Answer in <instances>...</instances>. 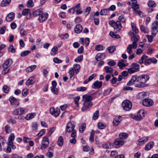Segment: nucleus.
<instances>
[{
	"mask_svg": "<svg viewBox=\"0 0 158 158\" xmlns=\"http://www.w3.org/2000/svg\"><path fill=\"white\" fill-rule=\"evenodd\" d=\"M104 69L106 73H111L114 70L113 68L109 66L105 67Z\"/></svg>",
	"mask_w": 158,
	"mask_h": 158,
	"instance_id": "nucleus-32",
	"label": "nucleus"
},
{
	"mask_svg": "<svg viewBox=\"0 0 158 158\" xmlns=\"http://www.w3.org/2000/svg\"><path fill=\"white\" fill-rule=\"evenodd\" d=\"M48 14L47 13H43L41 14L39 18V20L40 23H42L48 17Z\"/></svg>",
	"mask_w": 158,
	"mask_h": 158,
	"instance_id": "nucleus-14",
	"label": "nucleus"
},
{
	"mask_svg": "<svg viewBox=\"0 0 158 158\" xmlns=\"http://www.w3.org/2000/svg\"><path fill=\"white\" fill-rule=\"evenodd\" d=\"M83 58V56L82 55H81L75 59L74 61L76 62H79L82 60Z\"/></svg>",
	"mask_w": 158,
	"mask_h": 158,
	"instance_id": "nucleus-57",
	"label": "nucleus"
},
{
	"mask_svg": "<svg viewBox=\"0 0 158 158\" xmlns=\"http://www.w3.org/2000/svg\"><path fill=\"white\" fill-rule=\"evenodd\" d=\"M122 120V117L121 116L115 117L113 122V125L115 126L118 125Z\"/></svg>",
	"mask_w": 158,
	"mask_h": 158,
	"instance_id": "nucleus-24",
	"label": "nucleus"
},
{
	"mask_svg": "<svg viewBox=\"0 0 158 158\" xmlns=\"http://www.w3.org/2000/svg\"><path fill=\"white\" fill-rule=\"evenodd\" d=\"M102 54H98L95 57V59L97 61H100L101 59L102 58Z\"/></svg>",
	"mask_w": 158,
	"mask_h": 158,
	"instance_id": "nucleus-58",
	"label": "nucleus"
},
{
	"mask_svg": "<svg viewBox=\"0 0 158 158\" xmlns=\"http://www.w3.org/2000/svg\"><path fill=\"white\" fill-rule=\"evenodd\" d=\"M137 82L139 83L135 84L136 87L143 88L148 85V84H145L149 78V77L148 75H142L139 76H137Z\"/></svg>",
	"mask_w": 158,
	"mask_h": 158,
	"instance_id": "nucleus-2",
	"label": "nucleus"
},
{
	"mask_svg": "<svg viewBox=\"0 0 158 158\" xmlns=\"http://www.w3.org/2000/svg\"><path fill=\"white\" fill-rule=\"evenodd\" d=\"M144 116V111L143 110H140L138 112L137 115L132 114L130 115L131 118L134 119L137 121L141 120Z\"/></svg>",
	"mask_w": 158,
	"mask_h": 158,
	"instance_id": "nucleus-4",
	"label": "nucleus"
},
{
	"mask_svg": "<svg viewBox=\"0 0 158 158\" xmlns=\"http://www.w3.org/2000/svg\"><path fill=\"white\" fill-rule=\"evenodd\" d=\"M128 64L126 63V60H122L120 61L118 64V66L120 69L128 65Z\"/></svg>",
	"mask_w": 158,
	"mask_h": 158,
	"instance_id": "nucleus-20",
	"label": "nucleus"
},
{
	"mask_svg": "<svg viewBox=\"0 0 158 158\" xmlns=\"http://www.w3.org/2000/svg\"><path fill=\"white\" fill-rule=\"evenodd\" d=\"M13 63V61L11 59L9 58L6 60V62L3 64L2 66L5 67H8L10 66Z\"/></svg>",
	"mask_w": 158,
	"mask_h": 158,
	"instance_id": "nucleus-25",
	"label": "nucleus"
},
{
	"mask_svg": "<svg viewBox=\"0 0 158 158\" xmlns=\"http://www.w3.org/2000/svg\"><path fill=\"white\" fill-rule=\"evenodd\" d=\"M131 41L133 42L132 44L133 48L135 49L137 48V43L138 41L137 38L136 37L135 35L134 36H131Z\"/></svg>",
	"mask_w": 158,
	"mask_h": 158,
	"instance_id": "nucleus-18",
	"label": "nucleus"
},
{
	"mask_svg": "<svg viewBox=\"0 0 158 158\" xmlns=\"http://www.w3.org/2000/svg\"><path fill=\"white\" fill-rule=\"evenodd\" d=\"M148 137H144L139 139L137 141V143L139 145L144 144L148 140Z\"/></svg>",
	"mask_w": 158,
	"mask_h": 158,
	"instance_id": "nucleus-16",
	"label": "nucleus"
},
{
	"mask_svg": "<svg viewBox=\"0 0 158 158\" xmlns=\"http://www.w3.org/2000/svg\"><path fill=\"white\" fill-rule=\"evenodd\" d=\"M148 5L149 7H155L156 6V3L153 1H149Z\"/></svg>",
	"mask_w": 158,
	"mask_h": 158,
	"instance_id": "nucleus-44",
	"label": "nucleus"
},
{
	"mask_svg": "<svg viewBox=\"0 0 158 158\" xmlns=\"http://www.w3.org/2000/svg\"><path fill=\"white\" fill-rule=\"evenodd\" d=\"M137 75H135L133 76L130 80L127 82V85H133L135 81L137 82Z\"/></svg>",
	"mask_w": 158,
	"mask_h": 158,
	"instance_id": "nucleus-23",
	"label": "nucleus"
},
{
	"mask_svg": "<svg viewBox=\"0 0 158 158\" xmlns=\"http://www.w3.org/2000/svg\"><path fill=\"white\" fill-rule=\"evenodd\" d=\"M27 7H32L34 6L33 0H29L27 3Z\"/></svg>",
	"mask_w": 158,
	"mask_h": 158,
	"instance_id": "nucleus-51",
	"label": "nucleus"
},
{
	"mask_svg": "<svg viewBox=\"0 0 158 158\" xmlns=\"http://www.w3.org/2000/svg\"><path fill=\"white\" fill-rule=\"evenodd\" d=\"M58 48L57 46H55L51 49V55L52 56L55 55L57 52Z\"/></svg>",
	"mask_w": 158,
	"mask_h": 158,
	"instance_id": "nucleus-36",
	"label": "nucleus"
},
{
	"mask_svg": "<svg viewBox=\"0 0 158 158\" xmlns=\"http://www.w3.org/2000/svg\"><path fill=\"white\" fill-rule=\"evenodd\" d=\"M154 143L153 142H150L145 147V149L148 151L150 150L153 147Z\"/></svg>",
	"mask_w": 158,
	"mask_h": 158,
	"instance_id": "nucleus-31",
	"label": "nucleus"
},
{
	"mask_svg": "<svg viewBox=\"0 0 158 158\" xmlns=\"http://www.w3.org/2000/svg\"><path fill=\"white\" fill-rule=\"evenodd\" d=\"M69 73L70 75L69 77L70 79L71 80H73V77L74 76L75 74L74 70L73 68H70L69 71Z\"/></svg>",
	"mask_w": 158,
	"mask_h": 158,
	"instance_id": "nucleus-28",
	"label": "nucleus"
},
{
	"mask_svg": "<svg viewBox=\"0 0 158 158\" xmlns=\"http://www.w3.org/2000/svg\"><path fill=\"white\" fill-rule=\"evenodd\" d=\"M133 48V45L132 44H130L128 45L127 47V52L130 54L132 52V48Z\"/></svg>",
	"mask_w": 158,
	"mask_h": 158,
	"instance_id": "nucleus-41",
	"label": "nucleus"
},
{
	"mask_svg": "<svg viewBox=\"0 0 158 158\" xmlns=\"http://www.w3.org/2000/svg\"><path fill=\"white\" fill-rule=\"evenodd\" d=\"M11 0H3L1 3V6L4 7L6 6L11 2Z\"/></svg>",
	"mask_w": 158,
	"mask_h": 158,
	"instance_id": "nucleus-35",
	"label": "nucleus"
},
{
	"mask_svg": "<svg viewBox=\"0 0 158 158\" xmlns=\"http://www.w3.org/2000/svg\"><path fill=\"white\" fill-rule=\"evenodd\" d=\"M49 144L48 138L46 137H44L42 141L40 149L42 150L46 149L48 147Z\"/></svg>",
	"mask_w": 158,
	"mask_h": 158,
	"instance_id": "nucleus-9",
	"label": "nucleus"
},
{
	"mask_svg": "<svg viewBox=\"0 0 158 158\" xmlns=\"http://www.w3.org/2000/svg\"><path fill=\"white\" fill-rule=\"evenodd\" d=\"M139 32L138 30H131L128 32L129 35L134 36Z\"/></svg>",
	"mask_w": 158,
	"mask_h": 158,
	"instance_id": "nucleus-46",
	"label": "nucleus"
},
{
	"mask_svg": "<svg viewBox=\"0 0 158 158\" xmlns=\"http://www.w3.org/2000/svg\"><path fill=\"white\" fill-rule=\"evenodd\" d=\"M93 99L92 97L87 94L82 96V101L83 102V106L81 109V110L84 112L90 108L93 105L91 101Z\"/></svg>",
	"mask_w": 158,
	"mask_h": 158,
	"instance_id": "nucleus-1",
	"label": "nucleus"
},
{
	"mask_svg": "<svg viewBox=\"0 0 158 158\" xmlns=\"http://www.w3.org/2000/svg\"><path fill=\"white\" fill-rule=\"evenodd\" d=\"M6 132V133H10L11 132V130L10 126L6 125L5 126Z\"/></svg>",
	"mask_w": 158,
	"mask_h": 158,
	"instance_id": "nucleus-61",
	"label": "nucleus"
},
{
	"mask_svg": "<svg viewBox=\"0 0 158 158\" xmlns=\"http://www.w3.org/2000/svg\"><path fill=\"white\" fill-rule=\"evenodd\" d=\"M50 112L52 115H53L55 117H57L60 113V110H56L53 107L50 108Z\"/></svg>",
	"mask_w": 158,
	"mask_h": 158,
	"instance_id": "nucleus-22",
	"label": "nucleus"
},
{
	"mask_svg": "<svg viewBox=\"0 0 158 158\" xmlns=\"http://www.w3.org/2000/svg\"><path fill=\"white\" fill-rule=\"evenodd\" d=\"M124 143V141L121 139H116L114 141L115 147V148H118L123 145Z\"/></svg>",
	"mask_w": 158,
	"mask_h": 158,
	"instance_id": "nucleus-13",
	"label": "nucleus"
},
{
	"mask_svg": "<svg viewBox=\"0 0 158 158\" xmlns=\"http://www.w3.org/2000/svg\"><path fill=\"white\" fill-rule=\"evenodd\" d=\"M146 96V94L145 92H141L138 94L137 97L139 99H142Z\"/></svg>",
	"mask_w": 158,
	"mask_h": 158,
	"instance_id": "nucleus-37",
	"label": "nucleus"
},
{
	"mask_svg": "<svg viewBox=\"0 0 158 158\" xmlns=\"http://www.w3.org/2000/svg\"><path fill=\"white\" fill-rule=\"evenodd\" d=\"M80 99L79 97H77L74 99V101L75 104L76 105V106H75V109H77L78 108V102Z\"/></svg>",
	"mask_w": 158,
	"mask_h": 158,
	"instance_id": "nucleus-48",
	"label": "nucleus"
},
{
	"mask_svg": "<svg viewBox=\"0 0 158 158\" xmlns=\"http://www.w3.org/2000/svg\"><path fill=\"white\" fill-rule=\"evenodd\" d=\"M10 89V88L7 85H4L2 88L3 92L6 93H8Z\"/></svg>",
	"mask_w": 158,
	"mask_h": 158,
	"instance_id": "nucleus-56",
	"label": "nucleus"
},
{
	"mask_svg": "<svg viewBox=\"0 0 158 158\" xmlns=\"http://www.w3.org/2000/svg\"><path fill=\"white\" fill-rule=\"evenodd\" d=\"M122 106L124 110L129 111L132 107V104L129 100H125L122 102Z\"/></svg>",
	"mask_w": 158,
	"mask_h": 158,
	"instance_id": "nucleus-5",
	"label": "nucleus"
},
{
	"mask_svg": "<svg viewBox=\"0 0 158 158\" xmlns=\"http://www.w3.org/2000/svg\"><path fill=\"white\" fill-rule=\"evenodd\" d=\"M75 126V123L74 121H70L68 123L66 126L67 131L69 133H70V132L73 133V131H75L77 133L76 131L74 129Z\"/></svg>",
	"mask_w": 158,
	"mask_h": 158,
	"instance_id": "nucleus-6",
	"label": "nucleus"
},
{
	"mask_svg": "<svg viewBox=\"0 0 158 158\" xmlns=\"http://www.w3.org/2000/svg\"><path fill=\"white\" fill-rule=\"evenodd\" d=\"M9 101L12 105L18 106L19 104V100L13 96H11L9 98Z\"/></svg>",
	"mask_w": 158,
	"mask_h": 158,
	"instance_id": "nucleus-11",
	"label": "nucleus"
},
{
	"mask_svg": "<svg viewBox=\"0 0 158 158\" xmlns=\"http://www.w3.org/2000/svg\"><path fill=\"white\" fill-rule=\"evenodd\" d=\"M52 86L51 87V90L52 92L54 94L57 95L58 94V90L56 88L57 83L56 82L53 81L52 82Z\"/></svg>",
	"mask_w": 158,
	"mask_h": 158,
	"instance_id": "nucleus-12",
	"label": "nucleus"
},
{
	"mask_svg": "<svg viewBox=\"0 0 158 158\" xmlns=\"http://www.w3.org/2000/svg\"><path fill=\"white\" fill-rule=\"evenodd\" d=\"M27 112L26 109L23 107L19 108L13 111V114L14 115H22L25 114Z\"/></svg>",
	"mask_w": 158,
	"mask_h": 158,
	"instance_id": "nucleus-7",
	"label": "nucleus"
},
{
	"mask_svg": "<svg viewBox=\"0 0 158 158\" xmlns=\"http://www.w3.org/2000/svg\"><path fill=\"white\" fill-rule=\"evenodd\" d=\"M73 69H74L75 70V73L77 74L80 69V65L78 64H75L73 65Z\"/></svg>",
	"mask_w": 158,
	"mask_h": 158,
	"instance_id": "nucleus-34",
	"label": "nucleus"
},
{
	"mask_svg": "<svg viewBox=\"0 0 158 158\" xmlns=\"http://www.w3.org/2000/svg\"><path fill=\"white\" fill-rule=\"evenodd\" d=\"M85 127L86 124L85 123L82 124L79 127V132L81 133H83L85 129Z\"/></svg>",
	"mask_w": 158,
	"mask_h": 158,
	"instance_id": "nucleus-52",
	"label": "nucleus"
},
{
	"mask_svg": "<svg viewBox=\"0 0 158 158\" xmlns=\"http://www.w3.org/2000/svg\"><path fill=\"white\" fill-rule=\"evenodd\" d=\"M15 14L13 12H10L9 13L6 17V19L7 22H10L12 21L14 19Z\"/></svg>",
	"mask_w": 158,
	"mask_h": 158,
	"instance_id": "nucleus-21",
	"label": "nucleus"
},
{
	"mask_svg": "<svg viewBox=\"0 0 158 158\" xmlns=\"http://www.w3.org/2000/svg\"><path fill=\"white\" fill-rule=\"evenodd\" d=\"M109 23L115 29H118L120 30L122 28V25L120 22L119 21L115 22L113 20L109 21Z\"/></svg>",
	"mask_w": 158,
	"mask_h": 158,
	"instance_id": "nucleus-8",
	"label": "nucleus"
},
{
	"mask_svg": "<svg viewBox=\"0 0 158 158\" xmlns=\"http://www.w3.org/2000/svg\"><path fill=\"white\" fill-rule=\"evenodd\" d=\"M42 9L40 8L33 12L32 13V15L34 17L37 16L38 15L40 16L41 14H42Z\"/></svg>",
	"mask_w": 158,
	"mask_h": 158,
	"instance_id": "nucleus-27",
	"label": "nucleus"
},
{
	"mask_svg": "<svg viewBox=\"0 0 158 158\" xmlns=\"http://www.w3.org/2000/svg\"><path fill=\"white\" fill-rule=\"evenodd\" d=\"M31 51L29 50H26L24 51L23 52H22L20 53V56H21L24 57L25 56L27 55H28V54H29L30 53Z\"/></svg>",
	"mask_w": 158,
	"mask_h": 158,
	"instance_id": "nucleus-53",
	"label": "nucleus"
},
{
	"mask_svg": "<svg viewBox=\"0 0 158 158\" xmlns=\"http://www.w3.org/2000/svg\"><path fill=\"white\" fill-rule=\"evenodd\" d=\"M28 89L27 88L23 89L22 91L23 96L26 97L28 94Z\"/></svg>",
	"mask_w": 158,
	"mask_h": 158,
	"instance_id": "nucleus-47",
	"label": "nucleus"
},
{
	"mask_svg": "<svg viewBox=\"0 0 158 158\" xmlns=\"http://www.w3.org/2000/svg\"><path fill=\"white\" fill-rule=\"evenodd\" d=\"M38 128V125L37 124L35 123L34 122L32 123V128L34 130H36Z\"/></svg>",
	"mask_w": 158,
	"mask_h": 158,
	"instance_id": "nucleus-64",
	"label": "nucleus"
},
{
	"mask_svg": "<svg viewBox=\"0 0 158 158\" xmlns=\"http://www.w3.org/2000/svg\"><path fill=\"white\" fill-rule=\"evenodd\" d=\"M109 12L108 9H104L102 10L100 12V14L102 15H107Z\"/></svg>",
	"mask_w": 158,
	"mask_h": 158,
	"instance_id": "nucleus-38",
	"label": "nucleus"
},
{
	"mask_svg": "<svg viewBox=\"0 0 158 158\" xmlns=\"http://www.w3.org/2000/svg\"><path fill=\"white\" fill-rule=\"evenodd\" d=\"M98 128L101 129H103L105 127V125L101 122H99L98 123Z\"/></svg>",
	"mask_w": 158,
	"mask_h": 158,
	"instance_id": "nucleus-63",
	"label": "nucleus"
},
{
	"mask_svg": "<svg viewBox=\"0 0 158 158\" xmlns=\"http://www.w3.org/2000/svg\"><path fill=\"white\" fill-rule=\"evenodd\" d=\"M59 35L61 39H67L69 37V35L67 33L64 34H59Z\"/></svg>",
	"mask_w": 158,
	"mask_h": 158,
	"instance_id": "nucleus-59",
	"label": "nucleus"
},
{
	"mask_svg": "<svg viewBox=\"0 0 158 158\" xmlns=\"http://www.w3.org/2000/svg\"><path fill=\"white\" fill-rule=\"evenodd\" d=\"M132 67L136 71V72L139 70L140 69L139 65L136 63H133L131 65Z\"/></svg>",
	"mask_w": 158,
	"mask_h": 158,
	"instance_id": "nucleus-33",
	"label": "nucleus"
},
{
	"mask_svg": "<svg viewBox=\"0 0 158 158\" xmlns=\"http://www.w3.org/2000/svg\"><path fill=\"white\" fill-rule=\"evenodd\" d=\"M34 82V77H31L27 81L25 84L27 85H29L32 84Z\"/></svg>",
	"mask_w": 158,
	"mask_h": 158,
	"instance_id": "nucleus-26",
	"label": "nucleus"
},
{
	"mask_svg": "<svg viewBox=\"0 0 158 158\" xmlns=\"http://www.w3.org/2000/svg\"><path fill=\"white\" fill-rule=\"evenodd\" d=\"M8 51L13 53H15L16 52L15 49L14 48V46L13 45H10L8 49Z\"/></svg>",
	"mask_w": 158,
	"mask_h": 158,
	"instance_id": "nucleus-55",
	"label": "nucleus"
},
{
	"mask_svg": "<svg viewBox=\"0 0 158 158\" xmlns=\"http://www.w3.org/2000/svg\"><path fill=\"white\" fill-rule=\"evenodd\" d=\"M57 144L60 147L61 146L63 143V139L62 136H60L58 138L57 142Z\"/></svg>",
	"mask_w": 158,
	"mask_h": 158,
	"instance_id": "nucleus-39",
	"label": "nucleus"
},
{
	"mask_svg": "<svg viewBox=\"0 0 158 158\" xmlns=\"http://www.w3.org/2000/svg\"><path fill=\"white\" fill-rule=\"evenodd\" d=\"M95 49L98 51H100L102 50L103 46L101 45H98L95 46Z\"/></svg>",
	"mask_w": 158,
	"mask_h": 158,
	"instance_id": "nucleus-60",
	"label": "nucleus"
},
{
	"mask_svg": "<svg viewBox=\"0 0 158 158\" xmlns=\"http://www.w3.org/2000/svg\"><path fill=\"white\" fill-rule=\"evenodd\" d=\"M35 114L34 113H32L27 114L25 117V118L27 120L32 119L35 116Z\"/></svg>",
	"mask_w": 158,
	"mask_h": 158,
	"instance_id": "nucleus-29",
	"label": "nucleus"
},
{
	"mask_svg": "<svg viewBox=\"0 0 158 158\" xmlns=\"http://www.w3.org/2000/svg\"><path fill=\"white\" fill-rule=\"evenodd\" d=\"M109 34L111 37L113 38H119L120 37V36L116 34L112 31L110 32Z\"/></svg>",
	"mask_w": 158,
	"mask_h": 158,
	"instance_id": "nucleus-49",
	"label": "nucleus"
},
{
	"mask_svg": "<svg viewBox=\"0 0 158 158\" xmlns=\"http://www.w3.org/2000/svg\"><path fill=\"white\" fill-rule=\"evenodd\" d=\"M107 50L110 53H112L114 52L116 50L115 46L109 47L107 48Z\"/></svg>",
	"mask_w": 158,
	"mask_h": 158,
	"instance_id": "nucleus-54",
	"label": "nucleus"
},
{
	"mask_svg": "<svg viewBox=\"0 0 158 158\" xmlns=\"http://www.w3.org/2000/svg\"><path fill=\"white\" fill-rule=\"evenodd\" d=\"M148 57L146 55H143L141 59L139 60V63L141 64H143V62H144V64L146 65H148L152 63L151 58L147 59Z\"/></svg>",
	"mask_w": 158,
	"mask_h": 158,
	"instance_id": "nucleus-10",
	"label": "nucleus"
},
{
	"mask_svg": "<svg viewBox=\"0 0 158 158\" xmlns=\"http://www.w3.org/2000/svg\"><path fill=\"white\" fill-rule=\"evenodd\" d=\"M99 112L98 110H97L94 113L93 116V119L94 120L97 119L99 116Z\"/></svg>",
	"mask_w": 158,
	"mask_h": 158,
	"instance_id": "nucleus-45",
	"label": "nucleus"
},
{
	"mask_svg": "<svg viewBox=\"0 0 158 158\" xmlns=\"http://www.w3.org/2000/svg\"><path fill=\"white\" fill-rule=\"evenodd\" d=\"M136 0H131V2H128V4L133 9L134 14L138 15L141 17H142L143 16L144 14L142 11L138 10L139 8V6Z\"/></svg>",
	"mask_w": 158,
	"mask_h": 158,
	"instance_id": "nucleus-3",
	"label": "nucleus"
},
{
	"mask_svg": "<svg viewBox=\"0 0 158 158\" xmlns=\"http://www.w3.org/2000/svg\"><path fill=\"white\" fill-rule=\"evenodd\" d=\"M153 101L149 99L145 98L143 101V104L146 106H149L153 105Z\"/></svg>",
	"mask_w": 158,
	"mask_h": 158,
	"instance_id": "nucleus-15",
	"label": "nucleus"
},
{
	"mask_svg": "<svg viewBox=\"0 0 158 158\" xmlns=\"http://www.w3.org/2000/svg\"><path fill=\"white\" fill-rule=\"evenodd\" d=\"M2 66V67L3 68V70L2 72V74L3 75H5L7 73H9L10 71V69L8 67H5Z\"/></svg>",
	"mask_w": 158,
	"mask_h": 158,
	"instance_id": "nucleus-43",
	"label": "nucleus"
},
{
	"mask_svg": "<svg viewBox=\"0 0 158 158\" xmlns=\"http://www.w3.org/2000/svg\"><path fill=\"white\" fill-rule=\"evenodd\" d=\"M152 30H158V21H156L152 24Z\"/></svg>",
	"mask_w": 158,
	"mask_h": 158,
	"instance_id": "nucleus-40",
	"label": "nucleus"
},
{
	"mask_svg": "<svg viewBox=\"0 0 158 158\" xmlns=\"http://www.w3.org/2000/svg\"><path fill=\"white\" fill-rule=\"evenodd\" d=\"M94 130H92L91 132V134L89 138V140L91 142H93L94 141Z\"/></svg>",
	"mask_w": 158,
	"mask_h": 158,
	"instance_id": "nucleus-50",
	"label": "nucleus"
},
{
	"mask_svg": "<svg viewBox=\"0 0 158 158\" xmlns=\"http://www.w3.org/2000/svg\"><path fill=\"white\" fill-rule=\"evenodd\" d=\"M119 138L122 140L127 138L128 137V134L126 133H122L119 135Z\"/></svg>",
	"mask_w": 158,
	"mask_h": 158,
	"instance_id": "nucleus-42",
	"label": "nucleus"
},
{
	"mask_svg": "<svg viewBox=\"0 0 158 158\" xmlns=\"http://www.w3.org/2000/svg\"><path fill=\"white\" fill-rule=\"evenodd\" d=\"M37 67L36 65H34L28 67L26 68V71L27 72L29 73L32 71Z\"/></svg>",
	"mask_w": 158,
	"mask_h": 158,
	"instance_id": "nucleus-30",
	"label": "nucleus"
},
{
	"mask_svg": "<svg viewBox=\"0 0 158 158\" xmlns=\"http://www.w3.org/2000/svg\"><path fill=\"white\" fill-rule=\"evenodd\" d=\"M87 88L84 87H79L77 88V90L78 91H84L86 90Z\"/></svg>",
	"mask_w": 158,
	"mask_h": 158,
	"instance_id": "nucleus-62",
	"label": "nucleus"
},
{
	"mask_svg": "<svg viewBox=\"0 0 158 158\" xmlns=\"http://www.w3.org/2000/svg\"><path fill=\"white\" fill-rule=\"evenodd\" d=\"M102 84V81H96L93 83L92 87L93 88H95L97 89H99L101 87Z\"/></svg>",
	"mask_w": 158,
	"mask_h": 158,
	"instance_id": "nucleus-19",
	"label": "nucleus"
},
{
	"mask_svg": "<svg viewBox=\"0 0 158 158\" xmlns=\"http://www.w3.org/2000/svg\"><path fill=\"white\" fill-rule=\"evenodd\" d=\"M71 137L72 138L69 140L70 142L72 144H75L76 143L77 138V133L74 131L73 133H71Z\"/></svg>",
	"mask_w": 158,
	"mask_h": 158,
	"instance_id": "nucleus-17",
	"label": "nucleus"
}]
</instances>
